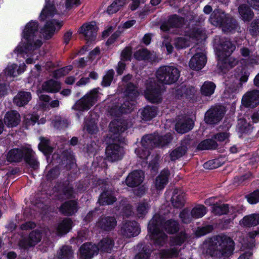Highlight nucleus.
<instances>
[{"label": "nucleus", "instance_id": "0eeeda50", "mask_svg": "<svg viewBox=\"0 0 259 259\" xmlns=\"http://www.w3.org/2000/svg\"><path fill=\"white\" fill-rule=\"evenodd\" d=\"M162 223V218L159 214H155L148 225V229L151 233V238L154 240L155 244L159 245H162L167 239V235L158 227V225Z\"/></svg>", "mask_w": 259, "mask_h": 259}, {"label": "nucleus", "instance_id": "393cba45", "mask_svg": "<svg viewBox=\"0 0 259 259\" xmlns=\"http://www.w3.org/2000/svg\"><path fill=\"white\" fill-rule=\"evenodd\" d=\"M121 233L123 235L128 238L138 235L140 229L137 223L134 221L125 222L121 228Z\"/></svg>", "mask_w": 259, "mask_h": 259}, {"label": "nucleus", "instance_id": "f3484780", "mask_svg": "<svg viewBox=\"0 0 259 259\" xmlns=\"http://www.w3.org/2000/svg\"><path fill=\"white\" fill-rule=\"evenodd\" d=\"M145 178L144 173L142 170H134L128 174L125 182L130 187H135L139 186L143 182Z\"/></svg>", "mask_w": 259, "mask_h": 259}, {"label": "nucleus", "instance_id": "f8f14e48", "mask_svg": "<svg viewBox=\"0 0 259 259\" xmlns=\"http://www.w3.org/2000/svg\"><path fill=\"white\" fill-rule=\"evenodd\" d=\"M184 21V18L177 14L171 15L168 17L166 21L161 23L160 29L164 32H167L171 28H180L183 25Z\"/></svg>", "mask_w": 259, "mask_h": 259}, {"label": "nucleus", "instance_id": "72a5a7b5", "mask_svg": "<svg viewBox=\"0 0 259 259\" xmlns=\"http://www.w3.org/2000/svg\"><path fill=\"white\" fill-rule=\"evenodd\" d=\"M253 123L247 122L245 119H241L238 123L237 131L240 136L250 134L253 129Z\"/></svg>", "mask_w": 259, "mask_h": 259}, {"label": "nucleus", "instance_id": "9d476101", "mask_svg": "<svg viewBox=\"0 0 259 259\" xmlns=\"http://www.w3.org/2000/svg\"><path fill=\"white\" fill-rule=\"evenodd\" d=\"M225 114V111L220 106L212 107L205 113L204 120L207 124L215 125L222 119Z\"/></svg>", "mask_w": 259, "mask_h": 259}, {"label": "nucleus", "instance_id": "c9c22d12", "mask_svg": "<svg viewBox=\"0 0 259 259\" xmlns=\"http://www.w3.org/2000/svg\"><path fill=\"white\" fill-rule=\"evenodd\" d=\"M117 200L112 193L109 191H104L100 196L98 202L100 205H110Z\"/></svg>", "mask_w": 259, "mask_h": 259}, {"label": "nucleus", "instance_id": "79ce46f5", "mask_svg": "<svg viewBox=\"0 0 259 259\" xmlns=\"http://www.w3.org/2000/svg\"><path fill=\"white\" fill-rule=\"evenodd\" d=\"M114 245L113 241L109 238H103L98 243L97 247L98 248V251L100 250L102 252H109L113 248Z\"/></svg>", "mask_w": 259, "mask_h": 259}, {"label": "nucleus", "instance_id": "bb28decb", "mask_svg": "<svg viewBox=\"0 0 259 259\" xmlns=\"http://www.w3.org/2000/svg\"><path fill=\"white\" fill-rule=\"evenodd\" d=\"M170 171L167 169L162 170L156 177L154 181V186L157 190H162L167 185L170 176Z\"/></svg>", "mask_w": 259, "mask_h": 259}, {"label": "nucleus", "instance_id": "09e8293b", "mask_svg": "<svg viewBox=\"0 0 259 259\" xmlns=\"http://www.w3.org/2000/svg\"><path fill=\"white\" fill-rule=\"evenodd\" d=\"M158 147H163L169 144L173 138L171 134L166 133L163 136L156 135Z\"/></svg>", "mask_w": 259, "mask_h": 259}, {"label": "nucleus", "instance_id": "20e7f679", "mask_svg": "<svg viewBox=\"0 0 259 259\" xmlns=\"http://www.w3.org/2000/svg\"><path fill=\"white\" fill-rule=\"evenodd\" d=\"M210 23L214 26H219L225 33H234L239 27L237 20L221 9H215L210 14Z\"/></svg>", "mask_w": 259, "mask_h": 259}, {"label": "nucleus", "instance_id": "6e6552de", "mask_svg": "<svg viewBox=\"0 0 259 259\" xmlns=\"http://www.w3.org/2000/svg\"><path fill=\"white\" fill-rule=\"evenodd\" d=\"M98 93L97 89L91 90L75 102L72 109L79 111H88L97 101Z\"/></svg>", "mask_w": 259, "mask_h": 259}, {"label": "nucleus", "instance_id": "603ef678", "mask_svg": "<svg viewBox=\"0 0 259 259\" xmlns=\"http://www.w3.org/2000/svg\"><path fill=\"white\" fill-rule=\"evenodd\" d=\"M84 129L91 134L94 135L98 131V127L95 121L92 119L86 121L84 125Z\"/></svg>", "mask_w": 259, "mask_h": 259}, {"label": "nucleus", "instance_id": "c85d7f7f", "mask_svg": "<svg viewBox=\"0 0 259 259\" xmlns=\"http://www.w3.org/2000/svg\"><path fill=\"white\" fill-rule=\"evenodd\" d=\"M77 210V203L74 200L64 202L59 207V211L65 215H71Z\"/></svg>", "mask_w": 259, "mask_h": 259}, {"label": "nucleus", "instance_id": "052dcab7", "mask_svg": "<svg viewBox=\"0 0 259 259\" xmlns=\"http://www.w3.org/2000/svg\"><path fill=\"white\" fill-rule=\"evenodd\" d=\"M54 7L53 5L49 4L47 2L45 7L41 11L39 15V20L41 21H44L48 16L51 14V11Z\"/></svg>", "mask_w": 259, "mask_h": 259}, {"label": "nucleus", "instance_id": "39448f33", "mask_svg": "<svg viewBox=\"0 0 259 259\" xmlns=\"http://www.w3.org/2000/svg\"><path fill=\"white\" fill-rule=\"evenodd\" d=\"M38 162L35 153L26 147L13 148L7 154V162Z\"/></svg>", "mask_w": 259, "mask_h": 259}, {"label": "nucleus", "instance_id": "7ed1b4c3", "mask_svg": "<svg viewBox=\"0 0 259 259\" xmlns=\"http://www.w3.org/2000/svg\"><path fill=\"white\" fill-rule=\"evenodd\" d=\"M234 44L228 38H220L216 47V55L218 58L217 66L221 71L232 67L230 57L235 50Z\"/></svg>", "mask_w": 259, "mask_h": 259}, {"label": "nucleus", "instance_id": "c756f323", "mask_svg": "<svg viewBox=\"0 0 259 259\" xmlns=\"http://www.w3.org/2000/svg\"><path fill=\"white\" fill-rule=\"evenodd\" d=\"M141 143L143 148L149 149L150 151L155 147H158L156 137L155 134L144 136L141 139Z\"/></svg>", "mask_w": 259, "mask_h": 259}, {"label": "nucleus", "instance_id": "f03ea898", "mask_svg": "<svg viewBox=\"0 0 259 259\" xmlns=\"http://www.w3.org/2000/svg\"><path fill=\"white\" fill-rule=\"evenodd\" d=\"M38 23L37 21L31 20L27 23L23 31V37L26 40L22 46H18L15 51L19 55L26 54L30 51L39 49L42 45V41L34 40L38 30Z\"/></svg>", "mask_w": 259, "mask_h": 259}, {"label": "nucleus", "instance_id": "a19ab883", "mask_svg": "<svg viewBox=\"0 0 259 259\" xmlns=\"http://www.w3.org/2000/svg\"><path fill=\"white\" fill-rule=\"evenodd\" d=\"M40 142L38 144V148L45 155L49 156L53 152V149L49 145L50 140L44 137H40Z\"/></svg>", "mask_w": 259, "mask_h": 259}, {"label": "nucleus", "instance_id": "680f3d73", "mask_svg": "<svg viewBox=\"0 0 259 259\" xmlns=\"http://www.w3.org/2000/svg\"><path fill=\"white\" fill-rule=\"evenodd\" d=\"M150 52L147 49H142L137 51L134 54L135 58L139 61L144 60L149 58Z\"/></svg>", "mask_w": 259, "mask_h": 259}, {"label": "nucleus", "instance_id": "ea45409f", "mask_svg": "<svg viewBox=\"0 0 259 259\" xmlns=\"http://www.w3.org/2000/svg\"><path fill=\"white\" fill-rule=\"evenodd\" d=\"M135 100L125 98L124 101L118 108L120 114H127L130 113L134 108Z\"/></svg>", "mask_w": 259, "mask_h": 259}, {"label": "nucleus", "instance_id": "423d86ee", "mask_svg": "<svg viewBox=\"0 0 259 259\" xmlns=\"http://www.w3.org/2000/svg\"><path fill=\"white\" fill-rule=\"evenodd\" d=\"M180 72L179 69L171 66H163L158 68L156 76L158 81L165 84H171L179 79Z\"/></svg>", "mask_w": 259, "mask_h": 259}, {"label": "nucleus", "instance_id": "5fc2aeb1", "mask_svg": "<svg viewBox=\"0 0 259 259\" xmlns=\"http://www.w3.org/2000/svg\"><path fill=\"white\" fill-rule=\"evenodd\" d=\"M73 251L71 247L64 246L60 249L58 254L59 259H70L72 257Z\"/></svg>", "mask_w": 259, "mask_h": 259}, {"label": "nucleus", "instance_id": "de8ad7c7", "mask_svg": "<svg viewBox=\"0 0 259 259\" xmlns=\"http://www.w3.org/2000/svg\"><path fill=\"white\" fill-rule=\"evenodd\" d=\"M119 209L122 211V214L128 217L133 214L132 207L126 199L122 200L119 205Z\"/></svg>", "mask_w": 259, "mask_h": 259}, {"label": "nucleus", "instance_id": "a18cd8bd", "mask_svg": "<svg viewBox=\"0 0 259 259\" xmlns=\"http://www.w3.org/2000/svg\"><path fill=\"white\" fill-rule=\"evenodd\" d=\"M229 212V205L227 204L215 203L212 207V212L215 215L226 214Z\"/></svg>", "mask_w": 259, "mask_h": 259}, {"label": "nucleus", "instance_id": "5701e85b", "mask_svg": "<svg viewBox=\"0 0 259 259\" xmlns=\"http://www.w3.org/2000/svg\"><path fill=\"white\" fill-rule=\"evenodd\" d=\"M156 214H159L162 218V223L158 225V227L161 230H164L169 234H174L179 230L180 225L177 221L172 219L165 221L162 214L159 213Z\"/></svg>", "mask_w": 259, "mask_h": 259}, {"label": "nucleus", "instance_id": "dca6fc26", "mask_svg": "<svg viewBox=\"0 0 259 259\" xmlns=\"http://www.w3.org/2000/svg\"><path fill=\"white\" fill-rule=\"evenodd\" d=\"M97 30L95 24L91 22L83 24L80 27L78 32L79 34H83L87 40L92 41L96 37Z\"/></svg>", "mask_w": 259, "mask_h": 259}, {"label": "nucleus", "instance_id": "a211bd4d", "mask_svg": "<svg viewBox=\"0 0 259 259\" xmlns=\"http://www.w3.org/2000/svg\"><path fill=\"white\" fill-rule=\"evenodd\" d=\"M96 225L102 230L110 231L116 226L117 221L114 217L102 216L99 219Z\"/></svg>", "mask_w": 259, "mask_h": 259}, {"label": "nucleus", "instance_id": "0e129e2a", "mask_svg": "<svg viewBox=\"0 0 259 259\" xmlns=\"http://www.w3.org/2000/svg\"><path fill=\"white\" fill-rule=\"evenodd\" d=\"M61 156V162H74V161H75L73 153L71 150H64L62 152Z\"/></svg>", "mask_w": 259, "mask_h": 259}, {"label": "nucleus", "instance_id": "37998d69", "mask_svg": "<svg viewBox=\"0 0 259 259\" xmlns=\"http://www.w3.org/2000/svg\"><path fill=\"white\" fill-rule=\"evenodd\" d=\"M216 85L212 81H206L204 82L201 87V94L204 96H210L214 92Z\"/></svg>", "mask_w": 259, "mask_h": 259}, {"label": "nucleus", "instance_id": "69168bd1", "mask_svg": "<svg viewBox=\"0 0 259 259\" xmlns=\"http://www.w3.org/2000/svg\"><path fill=\"white\" fill-rule=\"evenodd\" d=\"M135 153L140 159L146 160L150 155L151 152L149 149H147L142 146V147H139L135 149Z\"/></svg>", "mask_w": 259, "mask_h": 259}, {"label": "nucleus", "instance_id": "473e14b6", "mask_svg": "<svg viewBox=\"0 0 259 259\" xmlns=\"http://www.w3.org/2000/svg\"><path fill=\"white\" fill-rule=\"evenodd\" d=\"M238 12L241 18L244 22L250 21L254 16L251 8L246 4L240 5L238 7Z\"/></svg>", "mask_w": 259, "mask_h": 259}, {"label": "nucleus", "instance_id": "e433bc0d", "mask_svg": "<svg viewBox=\"0 0 259 259\" xmlns=\"http://www.w3.org/2000/svg\"><path fill=\"white\" fill-rule=\"evenodd\" d=\"M72 224L71 219H64L56 227V234L61 235L66 234L70 230Z\"/></svg>", "mask_w": 259, "mask_h": 259}, {"label": "nucleus", "instance_id": "58836bf2", "mask_svg": "<svg viewBox=\"0 0 259 259\" xmlns=\"http://www.w3.org/2000/svg\"><path fill=\"white\" fill-rule=\"evenodd\" d=\"M124 95L125 98L136 100L139 96V92L137 90V87L133 82H128L127 83Z\"/></svg>", "mask_w": 259, "mask_h": 259}, {"label": "nucleus", "instance_id": "49530a36", "mask_svg": "<svg viewBox=\"0 0 259 259\" xmlns=\"http://www.w3.org/2000/svg\"><path fill=\"white\" fill-rule=\"evenodd\" d=\"M188 148L186 146H179L172 150L170 154V157L171 161H175L182 157L187 152Z\"/></svg>", "mask_w": 259, "mask_h": 259}, {"label": "nucleus", "instance_id": "6ab92c4d", "mask_svg": "<svg viewBox=\"0 0 259 259\" xmlns=\"http://www.w3.org/2000/svg\"><path fill=\"white\" fill-rule=\"evenodd\" d=\"M176 92L178 97L185 98L193 103L196 101V90L194 87L182 85L177 90Z\"/></svg>", "mask_w": 259, "mask_h": 259}, {"label": "nucleus", "instance_id": "774afa93", "mask_svg": "<svg viewBox=\"0 0 259 259\" xmlns=\"http://www.w3.org/2000/svg\"><path fill=\"white\" fill-rule=\"evenodd\" d=\"M175 46L177 49L187 48L189 46V41L184 37H179L175 40Z\"/></svg>", "mask_w": 259, "mask_h": 259}, {"label": "nucleus", "instance_id": "e2e57ef3", "mask_svg": "<svg viewBox=\"0 0 259 259\" xmlns=\"http://www.w3.org/2000/svg\"><path fill=\"white\" fill-rule=\"evenodd\" d=\"M149 205L147 202H141L138 203L137 206V214L139 217L145 215L149 209Z\"/></svg>", "mask_w": 259, "mask_h": 259}, {"label": "nucleus", "instance_id": "4d7b16f0", "mask_svg": "<svg viewBox=\"0 0 259 259\" xmlns=\"http://www.w3.org/2000/svg\"><path fill=\"white\" fill-rule=\"evenodd\" d=\"M221 163H199L197 167L202 171H207L216 169L221 166Z\"/></svg>", "mask_w": 259, "mask_h": 259}, {"label": "nucleus", "instance_id": "13d9d810", "mask_svg": "<svg viewBox=\"0 0 259 259\" xmlns=\"http://www.w3.org/2000/svg\"><path fill=\"white\" fill-rule=\"evenodd\" d=\"M240 52L242 57L247 58L245 62L246 65H251L255 63L256 60L251 58L250 56L251 51L248 48L242 47L240 49Z\"/></svg>", "mask_w": 259, "mask_h": 259}, {"label": "nucleus", "instance_id": "9b49d317", "mask_svg": "<svg viewBox=\"0 0 259 259\" xmlns=\"http://www.w3.org/2000/svg\"><path fill=\"white\" fill-rule=\"evenodd\" d=\"M42 238L41 232L37 230L32 231L27 238L21 239L19 242L20 248L26 249L33 247L40 241Z\"/></svg>", "mask_w": 259, "mask_h": 259}, {"label": "nucleus", "instance_id": "8fccbe9b", "mask_svg": "<svg viewBox=\"0 0 259 259\" xmlns=\"http://www.w3.org/2000/svg\"><path fill=\"white\" fill-rule=\"evenodd\" d=\"M188 238L185 232L182 231L179 234L170 239V242L174 245H181Z\"/></svg>", "mask_w": 259, "mask_h": 259}, {"label": "nucleus", "instance_id": "b1692460", "mask_svg": "<svg viewBox=\"0 0 259 259\" xmlns=\"http://www.w3.org/2000/svg\"><path fill=\"white\" fill-rule=\"evenodd\" d=\"M158 111V107L154 105H146L139 110L142 119L145 121H150L155 118Z\"/></svg>", "mask_w": 259, "mask_h": 259}, {"label": "nucleus", "instance_id": "2f4dec72", "mask_svg": "<svg viewBox=\"0 0 259 259\" xmlns=\"http://www.w3.org/2000/svg\"><path fill=\"white\" fill-rule=\"evenodd\" d=\"M56 29L55 23L54 20L47 21L44 27L41 29L40 32L42 33L46 39H50L53 36Z\"/></svg>", "mask_w": 259, "mask_h": 259}, {"label": "nucleus", "instance_id": "4be33fe9", "mask_svg": "<svg viewBox=\"0 0 259 259\" xmlns=\"http://www.w3.org/2000/svg\"><path fill=\"white\" fill-rule=\"evenodd\" d=\"M194 125V121L189 117H183L176 123V131L179 134H185L191 131Z\"/></svg>", "mask_w": 259, "mask_h": 259}, {"label": "nucleus", "instance_id": "338daca9", "mask_svg": "<svg viewBox=\"0 0 259 259\" xmlns=\"http://www.w3.org/2000/svg\"><path fill=\"white\" fill-rule=\"evenodd\" d=\"M248 30L252 36H256L259 34V19H254L251 22Z\"/></svg>", "mask_w": 259, "mask_h": 259}, {"label": "nucleus", "instance_id": "ddd939ff", "mask_svg": "<svg viewBox=\"0 0 259 259\" xmlns=\"http://www.w3.org/2000/svg\"><path fill=\"white\" fill-rule=\"evenodd\" d=\"M121 148L118 144H109L106 148V159L110 162H115L121 160L122 157Z\"/></svg>", "mask_w": 259, "mask_h": 259}, {"label": "nucleus", "instance_id": "4c0bfd02", "mask_svg": "<svg viewBox=\"0 0 259 259\" xmlns=\"http://www.w3.org/2000/svg\"><path fill=\"white\" fill-rule=\"evenodd\" d=\"M240 224L246 227L257 226L259 224V214H252L244 217L240 222Z\"/></svg>", "mask_w": 259, "mask_h": 259}, {"label": "nucleus", "instance_id": "1a4fd4ad", "mask_svg": "<svg viewBox=\"0 0 259 259\" xmlns=\"http://www.w3.org/2000/svg\"><path fill=\"white\" fill-rule=\"evenodd\" d=\"M161 85L156 82L148 83L144 91L145 98L151 103H160L162 99L161 97Z\"/></svg>", "mask_w": 259, "mask_h": 259}, {"label": "nucleus", "instance_id": "412c9836", "mask_svg": "<svg viewBox=\"0 0 259 259\" xmlns=\"http://www.w3.org/2000/svg\"><path fill=\"white\" fill-rule=\"evenodd\" d=\"M206 61V57L203 53H197L191 58L189 65L192 69L200 70L204 67Z\"/></svg>", "mask_w": 259, "mask_h": 259}, {"label": "nucleus", "instance_id": "f257e3e1", "mask_svg": "<svg viewBox=\"0 0 259 259\" xmlns=\"http://www.w3.org/2000/svg\"><path fill=\"white\" fill-rule=\"evenodd\" d=\"M235 243L226 235H217L211 238L207 247V252L212 257L227 259L234 250Z\"/></svg>", "mask_w": 259, "mask_h": 259}, {"label": "nucleus", "instance_id": "2eb2a0df", "mask_svg": "<svg viewBox=\"0 0 259 259\" xmlns=\"http://www.w3.org/2000/svg\"><path fill=\"white\" fill-rule=\"evenodd\" d=\"M170 202L173 207L175 208H183L186 202L185 193L180 189L175 188L172 191Z\"/></svg>", "mask_w": 259, "mask_h": 259}, {"label": "nucleus", "instance_id": "a878e982", "mask_svg": "<svg viewBox=\"0 0 259 259\" xmlns=\"http://www.w3.org/2000/svg\"><path fill=\"white\" fill-rule=\"evenodd\" d=\"M98 252V248L91 243L83 244L80 247V256L82 259H91Z\"/></svg>", "mask_w": 259, "mask_h": 259}, {"label": "nucleus", "instance_id": "864d4df0", "mask_svg": "<svg viewBox=\"0 0 259 259\" xmlns=\"http://www.w3.org/2000/svg\"><path fill=\"white\" fill-rule=\"evenodd\" d=\"M114 75L113 69L108 70L103 77L101 85L103 87H108L110 85Z\"/></svg>", "mask_w": 259, "mask_h": 259}, {"label": "nucleus", "instance_id": "7c9ffc66", "mask_svg": "<svg viewBox=\"0 0 259 259\" xmlns=\"http://www.w3.org/2000/svg\"><path fill=\"white\" fill-rule=\"evenodd\" d=\"M61 88L60 82L53 79L46 81L42 85V90L50 93H57L60 91Z\"/></svg>", "mask_w": 259, "mask_h": 259}, {"label": "nucleus", "instance_id": "3c124183", "mask_svg": "<svg viewBox=\"0 0 259 259\" xmlns=\"http://www.w3.org/2000/svg\"><path fill=\"white\" fill-rule=\"evenodd\" d=\"M193 219H198L202 218L206 213V208L202 205H198L191 211Z\"/></svg>", "mask_w": 259, "mask_h": 259}, {"label": "nucleus", "instance_id": "c03bdc74", "mask_svg": "<svg viewBox=\"0 0 259 259\" xmlns=\"http://www.w3.org/2000/svg\"><path fill=\"white\" fill-rule=\"evenodd\" d=\"M235 77L239 79L240 83L247 81L249 75V72L245 67H241L237 68L234 74Z\"/></svg>", "mask_w": 259, "mask_h": 259}, {"label": "nucleus", "instance_id": "bf43d9fd", "mask_svg": "<svg viewBox=\"0 0 259 259\" xmlns=\"http://www.w3.org/2000/svg\"><path fill=\"white\" fill-rule=\"evenodd\" d=\"M179 217L181 219L182 222L185 224L190 223L193 220L191 212H190L187 208H184L180 212Z\"/></svg>", "mask_w": 259, "mask_h": 259}, {"label": "nucleus", "instance_id": "cd10ccee", "mask_svg": "<svg viewBox=\"0 0 259 259\" xmlns=\"http://www.w3.org/2000/svg\"><path fill=\"white\" fill-rule=\"evenodd\" d=\"M31 94L29 92L19 91L13 99V102L19 107L27 105L31 99Z\"/></svg>", "mask_w": 259, "mask_h": 259}, {"label": "nucleus", "instance_id": "f704fd0d", "mask_svg": "<svg viewBox=\"0 0 259 259\" xmlns=\"http://www.w3.org/2000/svg\"><path fill=\"white\" fill-rule=\"evenodd\" d=\"M218 144L212 136L210 139H206L202 141L197 146V149L199 150H215L217 149Z\"/></svg>", "mask_w": 259, "mask_h": 259}, {"label": "nucleus", "instance_id": "6e6d98bb", "mask_svg": "<svg viewBox=\"0 0 259 259\" xmlns=\"http://www.w3.org/2000/svg\"><path fill=\"white\" fill-rule=\"evenodd\" d=\"M179 250L176 248L170 249H163L160 252V257L163 259L176 257L179 254Z\"/></svg>", "mask_w": 259, "mask_h": 259}, {"label": "nucleus", "instance_id": "aec40b11", "mask_svg": "<svg viewBox=\"0 0 259 259\" xmlns=\"http://www.w3.org/2000/svg\"><path fill=\"white\" fill-rule=\"evenodd\" d=\"M21 121V116L16 110H10L6 112L4 118V122L8 127H16Z\"/></svg>", "mask_w": 259, "mask_h": 259}, {"label": "nucleus", "instance_id": "4468645a", "mask_svg": "<svg viewBox=\"0 0 259 259\" xmlns=\"http://www.w3.org/2000/svg\"><path fill=\"white\" fill-rule=\"evenodd\" d=\"M242 105L247 108H253L259 104V91L248 92L242 99Z\"/></svg>", "mask_w": 259, "mask_h": 259}]
</instances>
